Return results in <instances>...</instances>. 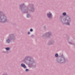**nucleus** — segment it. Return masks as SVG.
<instances>
[{"mask_svg": "<svg viewBox=\"0 0 75 75\" xmlns=\"http://www.w3.org/2000/svg\"><path fill=\"white\" fill-rule=\"evenodd\" d=\"M30 32H33V29H32V28H31L30 29Z\"/></svg>", "mask_w": 75, "mask_h": 75, "instance_id": "obj_15", "label": "nucleus"}, {"mask_svg": "<svg viewBox=\"0 0 75 75\" xmlns=\"http://www.w3.org/2000/svg\"><path fill=\"white\" fill-rule=\"evenodd\" d=\"M0 22H2L3 23H4L7 21V17L6 15L1 11H0Z\"/></svg>", "mask_w": 75, "mask_h": 75, "instance_id": "obj_4", "label": "nucleus"}, {"mask_svg": "<svg viewBox=\"0 0 75 75\" xmlns=\"http://www.w3.org/2000/svg\"><path fill=\"white\" fill-rule=\"evenodd\" d=\"M34 36V35H31L30 37H33Z\"/></svg>", "mask_w": 75, "mask_h": 75, "instance_id": "obj_18", "label": "nucleus"}, {"mask_svg": "<svg viewBox=\"0 0 75 75\" xmlns=\"http://www.w3.org/2000/svg\"><path fill=\"white\" fill-rule=\"evenodd\" d=\"M29 67H31V66H29Z\"/></svg>", "mask_w": 75, "mask_h": 75, "instance_id": "obj_20", "label": "nucleus"}, {"mask_svg": "<svg viewBox=\"0 0 75 75\" xmlns=\"http://www.w3.org/2000/svg\"><path fill=\"white\" fill-rule=\"evenodd\" d=\"M28 34H30V32H28Z\"/></svg>", "mask_w": 75, "mask_h": 75, "instance_id": "obj_17", "label": "nucleus"}, {"mask_svg": "<svg viewBox=\"0 0 75 75\" xmlns=\"http://www.w3.org/2000/svg\"><path fill=\"white\" fill-rule=\"evenodd\" d=\"M55 56L56 57H58V54L56 53L55 55Z\"/></svg>", "mask_w": 75, "mask_h": 75, "instance_id": "obj_13", "label": "nucleus"}, {"mask_svg": "<svg viewBox=\"0 0 75 75\" xmlns=\"http://www.w3.org/2000/svg\"><path fill=\"white\" fill-rule=\"evenodd\" d=\"M16 40V36L14 34H11L9 35L8 38L6 40V43L9 44L11 41H14Z\"/></svg>", "mask_w": 75, "mask_h": 75, "instance_id": "obj_5", "label": "nucleus"}, {"mask_svg": "<svg viewBox=\"0 0 75 75\" xmlns=\"http://www.w3.org/2000/svg\"><path fill=\"white\" fill-rule=\"evenodd\" d=\"M21 67H23V68H24L25 69H26L27 68V67L25 66V65L23 63H22L21 64Z\"/></svg>", "mask_w": 75, "mask_h": 75, "instance_id": "obj_10", "label": "nucleus"}, {"mask_svg": "<svg viewBox=\"0 0 75 75\" xmlns=\"http://www.w3.org/2000/svg\"><path fill=\"white\" fill-rule=\"evenodd\" d=\"M57 62L58 63H64L66 61V59L64 57L63 54H62V55L60 56H59L58 58H57Z\"/></svg>", "mask_w": 75, "mask_h": 75, "instance_id": "obj_6", "label": "nucleus"}, {"mask_svg": "<svg viewBox=\"0 0 75 75\" xmlns=\"http://www.w3.org/2000/svg\"><path fill=\"white\" fill-rule=\"evenodd\" d=\"M28 71H29V69H26L25 70V71L26 72H28Z\"/></svg>", "mask_w": 75, "mask_h": 75, "instance_id": "obj_14", "label": "nucleus"}, {"mask_svg": "<svg viewBox=\"0 0 75 75\" xmlns=\"http://www.w3.org/2000/svg\"><path fill=\"white\" fill-rule=\"evenodd\" d=\"M23 61L25 63L28 64V65H32L34 68L36 67V63L34 62V60L30 56H27L24 58Z\"/></svg>", "mask_w": 75, "mask_h": 75, "instance_id": "obj_3", "label": "nucleus"}, {"mask_svg": "<svg viewBox=\"0 0 75 75\" xmlns=\"http://www.w3.org/2000/svg\"><path fill=\"white\" fill-rule=\"evenodd\" d=\"M30 15L28 13L26 15V17H27V18H30Z\"/></svg>", "mask_w": 75, "mask_h": 75, "instance_id": "obj_11", "label": "nucleus"}, {"mask_svg": "<svg viewBox=\"0 0 75 75\" xmlns=\"http://www.w3.org/2000/svg\"><path fill=\"white\" fill-rule=\"evenodd\" d=\"M5 49L6 50V51H9V50H10V48L9 47H7L5 48Z\"/></svg>", "mask_w": 75, "mask_h": 75, "instance_id": "obj_12", "label": "nucleus"}, {"mask_svg": "<svg viewBox=\"0 0 75 75\" xmlns=\"http://www.w3.org/2000/svg\"><path fill=\"white\" fill-rule=\"evenodd\" d=\"M44 29L45 30L46 29H47V28H46V27H45V28H44Z\"/></svg>", "mask_w": 75, "mask_h": 75, "instance_id": "obj_19", "label": "nucleus"}, {"mask_svg": "<svg viewBox=\"0 0 75 75\" xmlns=\"http://www.w3.org/2000/svg\"><path fill=\"white\" fill-rule=\"evenodd\" d=\"M52 33L51 31H49L44 33L42 36V37L44 38H50L52 35Z\"/></svg>", "mask_w": 75, "mask_h": 75, "instance_id": "obj_7", "label": "nucleus"}, {"mask_svg": "<svg viewBox=\"0 0 75 75\" xmlns=\"http://www.w3.org/2000/svg\"><path fill=\"white\" fill-rule=\"evenodd\" d=\"M47 16L49 19H52V14L50 12L47 14Z\"/></svg>", "mask_w": 75, "mask_h": 75, "instance_id": "obj_8", "label": "nucleus"}, {"mask_svg": "<svg viewBox=\"0 0 75 75\" xmlns=\"http://www.w3.org/2000/svg\"><path fill=\"white\" fill-rule=\"evenodd\" d=\"M54 43H55L54 40H51L49 41L47 44L48 45H52L53 44H54Z\"/></svg>", "mask_w": 75, "mask_h": 75, "instance_id": "obj_9", "label": "nucleus"}, {"mask_svg": "<svg viewBox=\"0 0 75 75\" xmlns=\"http://www.w3.org/2000/svg\"><path fill=\"white\" fill-rule=\"evenodd\" d=\"M69 42V44H73L72 43V42Z\"/></svg>", "mask_w": 75, "mask_h": 75, "instance_id": "obj_16", "label": "nucleus"}, {"mask_svg": "<svg viewBox=\"0 0 75 75\" xmlns=\"http://www.w3.org/2000/svg\"><path fill=\"white\" fill-rule=\"evenodd\" d=\"M62 15L63 16H60L59 18L60 23H61L63 25L66 24L67 25H70L69 23L71 21V19L70 17H69V15H67V13L66 12H63L62 13ZM65 16L66 17L64 18V16Z\"/></svg>", "mask_w": 75, "mask_h": 75, "instance_id": "obj_2", "label": "nucleus"}, {"mask_svg": "<svg viewBox=\"0 0 75 75\" xmlns=\"http://www.w3.org/2000/svg\"><path fill=\"white\" fill-rule=\"evenodd\" d=\"M24 3L22 4L19 6V8L22 11L23 14L28 13V11L33 13L35 11V8L34 4L33 3H29L28 6H24Z\"/></svg>", "mask_w": 75, "mask_h": 75, "instance_id": "obj_1", "label": "nucleus"}]
</instances>
